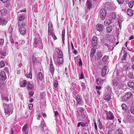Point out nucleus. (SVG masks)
I'll use <instances>...</instances> for the list:
<instances>
[{"instance_id": "f257e3e1", "label": "nucleus", "mask_w": 134, "mask_h": 134, "mask_svg": "<svg viewBox=\"0 0 134 134\" xmlns=\"http://www.w3.org/2000/svg\"><path fill=\"white\" fill-rule=\"evenodd\" d=\"M3 105L4 110V112L5 115L9 114L10 115L13 112V109L11 108V105L7 104L5 103H3Z\"/></svg>"}, {"instance_id": "f03ea898", "label": "nucleus", "mask_w": 134, "mask_h": 134, "mask_svg": "<svg viewBox=\"0 0 134 134\" xmlns=\"http://www.w3.org/2000/svg\"><path fill=\"white\" fill-rule=\"evenodd\" d=\"M34 46L35 47L40 49H41L43 47V45L42 43L41 39L38 37L35 38Z\"/></svg>"}, {"instance_id": "7ed1b4c3", "label": "nucleus", "mask_w": 134, "mask_h": 134, "mask_svg": "<svg viewBox=\"0 0 134 134\" xmlns=\"http://www.w3.org/2000/svg\"><path fill=\"white\" fill-rule=\"evenodd\" d=\"M25 17L24 15H21L19 17L18 24L19 26H22L25 25L24 21Z\"/></svg>"}, {"instance_id": "20e7f679", "label": "nucleus", "mask_w": 134, "mask_h": 134, "mask_svg": "<svg viewBox=\"0 0 134 134\" xmlns=\"http://www.w3.org/2000/svg\"><path fill=\"white\" fill-rule=\"evenodd\" d=\"M107 14L106 11L104 9H102L100 11V16L101 19L104 20L105 19Z\"/></svg>"}, {"instance_id": "39448f33", "label": "nucleus", "mask_w": 134, "mask_h": 134, "mask_svg": "<svg viewBox=\"0 0 134 134\" xmlns=\"http://www.w3.org/2000/svg\"><path fill=\"white\" fill-rule=\"evenodd\" d=\"M48 42L49 43L50 41L51 43L52 44V42L50 39V37H49L50 36H51L53 38L54 40H56L57 39L56 36L53 32V31L51 32H48Z\"/></svg>"}, {"instance_id": "423d86ee", "label": "nucleus", "mask_w": 134, "mask_h": 134, "mask_svg": "<svg viewBox=\"0 0 134 134\" xmlns=\"http://www.w3.org/2000/svg\"><path fill=\"white\" fill-rule=\"evenodd\" d=\"M19 26L20 27L19 29V31L20 33L23 35H25L26 30V26H25V25L22 26Z\"/></svg>"}, {"instance_id": "0eeeda50", "label": "nucleus", "mask_w": 134, "mask_h": 134, "mask_svg": "<svg viewBox=\"0 0 134 134\" xmlns=\"http://www.w3.org/2000/svg\"><path fill=\"white\" fill-rule=\"evenodd\" d=\"M0 90L2 94V96L3 97L5 96H7V93L6 92V89L3 88V86L2 84H0Z\"/></svg>"}, {"instance_id": "6e6552de", "label": "nucleus", "mask_w": 134, "mask_h": 134, "mask_svg": "<svg viewBox=\"0 0 134 134\" xmlns=\"http://www.w3.org/2000/svg\"><path fill=\"white\" fill-rule=\"evenodd\" d=\"M106 118L108 120H113L114 118V116L113 113L111 111L108 112L106 113Z\"/></svg>"}, {"instance_id": "1a4fd4ad", "label": "nucleus", "mask_w": 134, "mask_h": 134, "mask_svg": "<svg viewBox=\"0 0 134 134\" xmlns=\"http://www.w3.org/2000/svg\"><path fill=\"white\" fill-rule=\"evenodd\" d=\"M7 77L5 73L3 71H2L0 72V80L4 81L6 79Z\"/></svg>"}, {"instance_id": "9d476101", "label": "nucleus", "mask_w": 134, "mask_h": 134, "mask_svg": "<svg viewBox=\"0 0 134 134\" xmlns=\"http://www.w3.org/2000/svg\"><path fill=\"white\" fill-rule=\"evenodd\" d=\"M132 95L130 92L127 93L125 96H124L122 99V100L124 101L127 100L128 99L130 98Z\"/></svg>"}, {"instance_id": "9b49d317", "label": "nucleus", "mask_w": 134, "mask_h": 134, "mask_svg": "<svg viewBox=\"0 0 134 134\" xmlns=\"http://www.w3.org/2000/svg\"><path fill=\"white\" fill-rule=\"evenodd\" d=\"M97 37L96 36H94L92 38L91 43L93 47H95L97 45Z\"/></svg>"}, {"instance_id": "f8f14e48", "label": "nucleus", "mask_w": 134, "mask_h": 134, "mask_svg": "<svg viewBox=\"0 0 134 134\" xmlns=\"http://www.w3.org/2000/svg\"><path fill=\"white\" fill-rule=\"evenodd\" d=\"M86 5L87 8V10L88 9V10L91 7L92 3L91 0H87L86 4Z\"/></svg>"}, {"instance_id": "ddd939ff", "label": "nucleus", "mask_w": 134, "mask_h": 134, "mask_svg": "<svg viewBox=\"0 0 134 134\" xmlns=\"http://www.w3.org/2000/svg\"><path fill=\"white\" fill-rule=\"evenodd\" d=\"M108 68V67L106 66L103 67L102 71V76H104L105 75Z\"/></svg>"}, {"instance_id": "4468645a", "label": "nucleus", "mask_w": 134, "mask_h": 134, "mask_svg": "<svg viewBox=\"0 0 134 134\" xmlns=\"http://www.w3.org/2000/svg\"><path fill=\"white\" fill-rule=\"evenodd\" d=\"M27 85V81L26 80H22L20 83L21 87H24Z\"/></svg>"}, {"instance_id": "2eb2a0df", "label": "nucleus", "mask_w": 134, "mask_h": 134, "mask_svg": "<svg viewBox=\"0 0 134 134\" xmlns=\"http://www.w3.org/2000/svg\"><path fill=\"white\" fill-rule=\"evenodd\" d=\"M55 50H56L57 53L58 54V57H62L63 56V54L62 51L59 48H56Z\"/></svg>"}, {"instance_id": "dca6fc26", "label": "nucleus", "mask_w": 134, "mask_h": 134, "mask_svg": "<svg viewBox=\"0 0 134 134\" xmlns=\"http://www.w3.org/2000/svg\"><path fill=\"white\" fill-rule=\"evenodd\" d=\"M96 27L97 30L100 32L103 30V25L100 24H98L97 25Z\"/></svg>"}, {"instance_id": "f3484780", "label": "nucleus", "mask_w": 134, "mask_h": 134, "mask_svg": "<svg viewBox=\"0 0 134 134\" xmlns=\"http://www.w3.org/2000/svg\"><path fill=\"white\" fill-rule=\"evenodd\" d=\"M116 17V14L115 13H111L109 16V18L110 20L111 21L115 19Z\"/></svg>"}, {"instance_id": "a211bd4d", "label": "nucleus", "mask_w": 134, "mask_h": 134, "mask_svg": "<svg viewBox=\"0 0 134 134\" xmlns=\"http://www.w3.org/2000/svg\"><path fill=\"white\" fill-rule=\"evenodd\" d=\"M48 32H51L53 31V29L52 25V23H49L48 24Z\"/></svg>"}, {"instance_id": "6ab92c4d", "label": "nucleus", "mask_w": 134, "mask_h": 134, "mask_svg": "<svg viewBox=\"0 0 134 134\" xmlns=\"http://www.w3.org/2000/svg\"><path fill=\"white\" fill-rule=\"evenodd\" d=\"M7 23V21L5 19H0V25L3 26L5 25Z\"/></svg>"}, {"instance_id": "aec40b11", "label": "nucleus", "mask_w": 134, "mask_h": 134, "mask_svg": "<svg viewBox=\"0 0 134 134\" xmlns=\"http://www.w3.org/2000/svg\"><path fill=\"white\" fill-rule=\"evenodd\" d=\"M76 100L78 104H82V100L79 96H77Z\"/></svg>"}, {"instance_id": "412c9836", "label": "nucleus", "mask_w": 134, "mask_h": 134, "mask_svg": "<svg viewBox=\"0 0 134 134\" xmlns=\"http://www.w3.org/2000/svg\"><path fill=\"white\" fill-rule=\"evenodd\" d=\"M27 88L29 90H31L34 88L33 85L30 82H28L27 83Z\"/></svg>"}, {"instance_id": "4be33fe9", "label": "nucleus", "mask_w": 134, "mask_h": 134, "mask_svg": "<svg viewBox=\"0 0 134 134\" xmlns=\"http://www.w3.org/2000/svg\"><path fill=\"white\" fill-rule=\"evenodd\" d=\"M50 71L52 74L54 72V69L52 62H51L50 64Z\"/></svg>"}, {"instance_id": "5701e85b", "label": "nucleus", "mask_w": 134, "mask_h": 134, "mask_svg": "<svg viewBox=\"0 0 134 134\" xmlns=\"http://www.w3.org/2000/svg\"><path fill=\"white\" fill-rule=\"evenodd\" d=\"M127 14L130 16H132L133 15V11L131 9H128L127 11Z\"/></svg>"}, {"instance_id": "b1692460", "label": "nucleus", "mask_w": 134, "mask_h": 134, "mask_svg": "<svg viewBox=\"0 0 134 134\" xmlns=\"http://www.w3.org/2000/svg\"><path fill=\"white\" fill-rule=\"evenodd\" d=\"M105 80H102L100 78H98L97 79L96 82L97 84L98 85H100L101 84L102 82L104 81Z\"/></svg>"}, {"instance_id": "393cba45", "label": "nucleus", "mask_w": 134, "mask_h": 134, "mask_svg": "<svg viewBox=\"0 0 134 134\" xmlns=\"http://www.w3.org/2000/svg\"><path fill=\"white\" fill-rule=\"evenodd\" d=\"M109 19H106L104 23V24L105 26H108L111 23V21Z\"/></svg>"}, {"instance_id": "a878e982", "label": "nucleus", "mask_w": 134, "mask_h": 134, "mask_svg": "<svg viewBox=\"0 0 134 134\" xmlns=\"http://www.w3.org/2000/svg\"><path fill=\"white\" fill-rule=\"evenodd\" d=\"M109 59L108 56L107 55H105L102 58V60L103 62L105 63L108 61Z\"/></svg>"}, {"instance_id": "bb28decb", "label": "nucleus", "mask_w": 134, "mask_h": 134, "mask_svg": "<svg viewBox=\"0 0 134 134\" xmlns=\"http://www.w3.org/2000/svg\"><path fill=\"white\" fill-rule=\"evenodd\" d=\"M80 126L83 127H84L86 126V124L82 122L78 123H77V127H79Z\"/></svg>"}, {"instance_id": "cd10ccee", "label": "nucleus", "mask_w": 134, "mask_h": 134, "mask_svg": "<svg viewBox=\"0 0 134 134\" xmlns=\"http://www.w3.org/2000/svg\"><path fill=\"white\" fill-rule=\"evenodd\" d=\"M116 75V78L118 79H120V76H119V72L117 71H115L113 74V76H115Z\"/></svg>"}, {"instance_id": "c85d7f7f", "label": "nucleus", "mask_w": 134, "mask_h": 134, "mask_svg": "<svg viewBox=\"0 0 134 134\" xmlns=\"http://www.w3.org/2000/svg\"><path fill=\"white\" fill-rule=\"evenodd\" d=\"M128 86L131 88H134V83L131 81L127 83Z\"/></svg>"}, {"instance_id": "c756f323", "label": "nucleus", "mask_w": 134, "mask_h": 134, "mask_svg": "<svg viewBox=\"0 0 134 134\" xmlns=\"http://www.w3.org/2000/svg\"><path fill=\"white\" fill-rule=\"evenodd\" d=\"M57 60L58 63L59 64H62L63 62V60L62 57H58Z\"/></svg>"}, {"instance_id": "7c9ffc66", "label": "nucleus", "mask_w": 134, "mask_h": 134, "mask_svg": "<svg viewBox=\"0 0 134 134\" xmlns=\"http://www.w3.org/2000/svg\"><path fill=\"white\" fill-rule=\"evenodd\" d=\"M37 77L40 80H42L43 77L42 73L41 72H39L38 74Z\"/></svg>"}, {"instance_id": "2f4dec72", "label": "nucleus", "mask_w": 134, "mask_h": 134, "mask_svg": "<svg viewBox=\"0 0 134 134\" xmlns=\"http://www.w3.org/2000/svg\"><path fill=\"white\" fill-rule=\"evenodd\" d=\"M65 31L64 29L63 30L62 33V41L63 43L64 40V37Z\"/></svg>"}, {"instance_id": "473e14b6", "label": "nucleus", "mask_w": 134, "mask_h": 134, "mask_svg": "<svg viewBox=\"0 0 134 134\" xmlns=\"http://www.w3.org/2000/svg\"><path fill=\"white\" fill-rule=\"evenodd\" d=\"M32 61L33 62V63L34 64L35 63H36V64H37V63H39V60H36V58L34 56H33L32 57Z\"/></svg>"}, {"instance_id": "72a5a7b5", "label": "nucleus", "mask_w": 134, "mask_h": 134, "mask_svg": "<svg viewBox=\"0 0 134 134\" xmlns=\"http://www.w3.org/2000/svg\"><path fill=\"white\" fill-rule=\"evenodd\" d=\"M110 96L109 94H108L104 97V99L108 101H109L110 99Z\"/></svg>"}, {"instance_id": "f704fd0d", "label": "nucleus", "mask_w": 134, "mask_h": 134, "mask_svg": "<svg viewBox=\"0 0 134 134\" xmlns=\"http://www.w3.org/2000/svg\"><path fill=\"white\" fill-rule=\"evenodd\" d=\"M104 45L105 46H107L108 48V49L110 50H112L113 48V47L112 46H111V45H109L107 43H105Z\"/></svg>"}, {"instance_id": "c9c22d12", "label": "nucleus", "mask_w": 134, "mask_h": 134, "mask_svg": "<svg viewBox=\"0 0 134 134\" xmlns=\"http://www.w3.org/2000/svg\"><path fill=\"white\" fill-rule=\"evenodd\" d=\"M1 14L3 15L7 13V10L6 9L4 8L1 11Z\"/></svg>"}, {"instance_id": "e433bc0d", "label": "nucleus", "mask_w": 134, "mask_h": 134, "mask_svg": "<svg viewBox=\"0 0 134 134\" xmlns=\"http://www.w3.org/2000/svg\"><path fill=\"white\" fill-rule=\"evenodd\" d=\"M96 89L97 91V92L98 93V94L99 95H100V92L99 91L101 90V87L100 86H96Z\"/></svg>"}, {"instance_id": "4c0bfd02", "label": "nucleus", "mask_w": 134, "mask_h": 134, "mask_svg": "<svg viewBox=\"0 0 134 134\" xmlns=\"http://www.w3.org/2000/svg\"><path fill=\"white\" fill-rule=\"evenodd\" d=\"M121 107L123 110L126 111L127 109V107L126 105L124 103H123L121 105Z\"/></svg>"}, {"instance_id": "58836bf2", "label": "nucleus", "mask_w": 134, "mask_h": 134, "mask_svg": "<svg viewBox=\"0 0 134 134\" xmlns=\"http://www.w3.org/2000/svg\"><path fill=\"white\" fill-rule=\"evenodd\" d=\"M134 2V1H132L130 2L129 3V4H128L129 6V7L130 8H132L133 7V5Z\"/></svg>"}, {"instance_id": "ea45409f", "label": "nucleus", "mask_w": 134, "mask_h": 134, "mask_svg": "<svg viewBox=\"0 0 134 134\" xmlns=\"http://www.w3.org/2000/svg\"><path fill=\"white\" fill-rule=\"evenodd\" d=\"M107 31L108 33H110L112 30V28L111 27H108L107 28Z\"/></svg>"}, {"instance_id": "a19ab883", "label": "nucleus", "mask_w": 134, "mask_h": 134, "mask_svg": "<svg viewBox=\"0 0 134 134\" xmlns=\"http://www.w3.org/2000/svg\"><path fill=\"white\" fill-rule=\"evenodd\" d=\"M45 126V124L44 123V121L42 120L41 121V127L42 128V130H43L44 129V126Z\"/></svg>"}, {"instance_id": "79ce46f5", "label": "nucleus", "mask_w": 134, "mask_h": 134, "mask_svg": "<svg viewBox=\"0 0 134 134\" xmlns=\"http://www.w3.org/2000/svg\"><path fill=\"white\" fill-rule=\"evenodd\" d=\"M104 6L105 8H109L110 7V5L109 2H107L105 4Z\"/></svg>"}, {"instance_id": "37998d69", "label": "nucleus", "mask_w": 134, "mask_h": 134, "mask_svg": "<svg viewBox=\"0 0 134 134\" xmlns=\"http://www.w3.org/2000/svg\"><path fill=\"white\" fill-rule=\"evenodd\" d=\"M130 111L131 112L132 114H134V106H131L130 108Z\"/></svg>"}, {"instance_id": "c03bdc74", "label": "nucleus", "mask_w": 134, "mask_h": 134, "mask_svg": "<svg viewBox=\"0 0 134 134\" xmlns=\"http://www.w3.org/2000/svg\"><path fill=\"white\" fill-rule=\"evenodd\" d=\"M113 83L114 85L115 86H118V83L117 81L115 80H114L113 81Z\"/></svg>"}, {"instance_id": "a18cd8bd", "label": "nucleus", "mask_w": 134, "mask_h": 134, "mask_svg": "<svg viewBox=\"0 0 134 134\" xmlns=\"http://www.w3.org/2000/svg\"><path fill=\"white\" fill-rule=\"evenodd\" d=\"M5 65V64L3 61L0 62V68H1L4 67Z\"/></svg>"}, {"instance_id": "49530a36", "label": "nucleus", "mask_w": 134, "mask_h": 134, "mask_svg": "<svg viewBox=\"0 0 134 134\" xmlns=\"http://www.w3.org/2000/svg\"><path fill=\"white\" fill-rule=\"evenodd\" d=\"M8 31L10 34H11L13 32L12 27V26H10L8 29Z\"/></svg>"}, {"instance_id": "de8ad7c7", "label": "nucleus", "mask_w": 134, "mask_h": 134, "mask_svg": "<svg viewBox=\"0 0 134 134\" xmlns=\"http://www.w3.org/2000/svg\"><path fill=\"white\" fill-rule=\"evenodd\" d=\"M79 66L81 67L82 66V62L81 59H79V61L78 62Z\"/></svg>"}, {"instance_id": "09e8293b", "label": "nucleus", "mask_w": 134, "mask_h": 134, "mask_svg": "<svg viewBox=\"0 0 134 134\" xmlns=\"http://www.w3.org/2000/svg\"><path fill=\"white\" fill-rule=\"evenodd\" d=\"M116 134H122V132L120 129H118L116 132Z\"/></svg>"}, {"instance_id": "8fccbe9b", "label": "nucleus", "mask_w": 134, "mask_h": 134, "mask_svg": "<svg viewBox=\"0 0 134 134\" xmlns=\"http://www.w3.org/2000/svg\"><path fill=\"white\" fill-rule=\"evenodd\" d=\"M27 125L26 124L23 127L22 130L23 131H25L27 129Z\"/></svg>"}, {"instance_id": "3c124183", "label": "nucleus", "mask_w": 134, "mask_h": 134, "mask_svg": "<svg viewBox=\"0 0 134 134\" xmlns=\"http://www.w3.org/2000/svg\"><path fill=\"white\" fill-rule=\"evenodd\" d=\"M95 52V51L94 49H92L91 50V53L92 56H93L94 55Z\"/></svg>"}, {"instance_id": "603ef678", "label": "nucleus", "mask_w": 134, "mask_h": 134, "mask_svg": "<svg viewBox=\"0 0 134 134\" xmlns=\"http://www.w3.org/2000/svg\"><path fill=\"white\" fill-rule=\"evenodd\" d=\"M44 129V132L46 134H47L49 132V131L48 130V129L46 127H45Z\"/></svg>"}, {"instance_id": "864d4df0", "label": "nucleus", "mask_w": 134, "mask_h": 134, "mask_svg": "<svg viewBox=\"0 0 134 134\" xmlns=\"http://www.w3.org/2000/svg\"><path fill=\"white\" fill-rule=\"evenodd\" d=\"M123 59H125L126 58V52L124 51L123 52Z\"/></svg>"}, {"instance_id": "5fc2aeb1", "label": "nucleus", "mask_w": 134, "mask_h": 134, "mask_svg": "<svg viewBox=\"0 0 134 134\" xmlns=\"http://www.w3.org/2000/svg\"><path fill=\"white\" fill-rule=\"evenodd\" d=\"M58 85V82L57 81H55L54 82V86L55 88L57 87Z\"/></svg>"}, {"instance_id": "6e6d98bb", "label": "nucleus", "mask_w": 134, "mask_h": 134, "mask_svg": "<svg viewBox=\"0 0 134 134\" xmlns=\"http://www.w3.org/2000/svg\"><path fill=\"white\" fill-rule=\"evenodd\" d=\"M129 76L131 78H132L133 77V74L132 72H129Z\"/></svg>"}, {"instance_id": "4d7b16f0", "label": "nucleus", "mask_w": 134, "mask_h": 134, "mask_svg": "<svg viewBox=\"0 0 134 134\" xmlns=\"http://www.w3.org/2000/svg\"><path fill=\"white\" fill-rule=\"evenodd\" d=\"M124 0H117L118 3L120 4H122L123 3Z\"/></svg>"}, {"instance_id": "13d9d810", "label": "nucleus", "mask_w": 134, "mask_h": 134, "mask_svg": "<svg viewBox=\"0 0 134 134\" xmlns=\"http://www.w3.org/2000/svg\"><path fill=\"white\" fill-rule=\"evenodd\" d=\"M0 54L2 56H5L6 55L5 52L4 51H1L0 52Z\"/></svg>"}, {"instance_id": "bf43d9fd", "label": "nucleus", "mask_w": 134, "mask_h": 134, "mask_svg": "<svg viewBox=\"0 0 134 134\" xmlns=\"http://www.w3.org/2000/svg\"><path fill=\"white\" fill-rule=\"evenodd\" d=\"M27 77L30 79H31L32 78V75L30 73H29L27 76Z\"/></svg>"}, {"instance_id": "052dcab7", "label": "nucleus", "mask_w": 134, "mask_h": 134, "mask_svg": "<svg viewBox=\"0 0 134 134\" xmlns=\"http://www.w3.org/2000/svg\"><path fill=\"white\" fill-rule=\"evenodd\" d=\"M3 99L6 101L8 102L9 101V99L8 97H4L3 98Z\"/></svg>"}, {"instance_id": "680f3d73", "label": "nucleus", "mask_w": 134, "mask_h": 134, "mask_svg": "<svg viewBox=\"0 0 134 134\" xmlns=\"http://www.w3.org/2000/svg\"><path fill=\"white\" fill-rule=\"evenodd\" d=\"M98 122H99V127L100 128H101L102 127V123L100 121V120L99 119L98 120Z\"/></svg>"}, {"instance_id": "e2e57ef3", "label": "nucleus", "mask_w": 134, "mask_h": 134, "mask_svg": "<svg viewBox=\"0 0 134 134\" xmlns=\"http://www.w3.org/2000/svg\"><path fill=\"white\" fill-rule=\"evenodd\" d=\"M79 110L82 113H83L84 111V109L83 108H80Z\"/></svg>"}, {"instance_id": "0e129e2a", "label": "nucleus", "mask_w": 134, "mask_h": 134, "mask_svg": "<svg viewBox=\"0 0 134 134\" xmlns=\"http://www.w3.org/2000/svg\"><path fill=\"white\" fill-rule=\"evenodd\" d=\"M33 106V105L32 104H29V108L30 110L32 109V108Z\"/></svg>"}, {"instance_id": "69168bd1", "label": "nucleus", "mask_w": 134, "mask_h": 134, "mask_svg": "<svg viewBox=\"0 0 134 134\" xmlns=\"http://www.w3.org/2000/svg\"><path fill=\"white\" fill-rule=\"evenodd\" d=\"M34 93V92L32 91H31L29 93V95L32 96H33Z\"/></svg>"}, {"instance_id": "338daca9", "label": "nucleus", "mask_w": 134, "mask_h": 134, "mask_svg": "<svg viewBox=\"0 0 134 134\" xmlns=\"http://www.w3.org/2000/svg\"><path fill=\"white\" fill-rule=\"evenodd\" d=\"M84 78V77L83 76V73H82L81 74L80 76V77L79 79H83Z\"/></svg>"}, {"instance_id": "774afa93", "label": "nucleus", "mask_w": 134, "mask_h": 134, "mask_svg": "<svg viewBox=\"0 0 134 134\" xmlns=\"http://www.w3.org/2000/svg\"><path fill=\"white\" fill-rule=\"evenodd\" d=\"M4 40L0 39V45H2L3 43Z\"/></svg>"}]
</instances>
